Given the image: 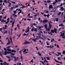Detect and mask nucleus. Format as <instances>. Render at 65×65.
<instances>
[{
	"mask_svg": "<svg viewBox=\"0 0 65 65\" xmlns=\"http://www.w3.org/2000/svg\"><path fill=\"white\" fill-rule=\"evenodd\" d=\"M37 29H41V26H38L37 27Z\"/></svg>",
	"mask_w": 65,
	"mask_h": 65,
	"instance_id": "nucleus-28",
	"label": "nucleus"
},
{
	"mask_svg": "<svg viewBox=\"0 0 65 65\" xmlns=\"http://www.w3.org/2000/svg\"><path fill=\"white\" fill-rule=\"evenodd\" d=\"M59 27H60L61 26H64V25H63V23H62L60 24L59 25Z\"/></svg>",
	"mask_w": 65,
	"mask_h": 65,
	"instance_id": "nucleus-12",
	"label": "nucleus"
},
{
	"mask_svg": "<svg viewBox=\"0 0 65 65\" xmlns=\"http://www.w3.org/2000/svg\"><path fill=\"white\" fill-rule=\"evenodd\" d=\"M9 1H10L9 0H8V1L7 2H8V3H9V4H11V3H10V2Z\"/></svg>",
	"mask_w": 65,
	"mask_h": 65,
	"instance_id": "nucleus-25",
	"label": "nucleus"
},
{
	"mask_svg": "<svg viewBox=\"0 0 65 65\" xmlns=\"http://www.w3.org/2000/svg\"><path fill=\"white\" fill-rule=\"evenodd\" d=\"M57 59L58 60H59V61H60L61 60V58H60V57H58L57 58Z\"/></svg>",
	"mask_w": 65,
	"mask_h": 65,
	"instance_id": "nucleus-32",
	"label": "nucleus"
},
{
	"mask_svg": "<svg viewBox=\"0 0 65 65\" xmlns=\"http://www.w3.org/2000/svg\"><path fill=\"white\" fill-rule=\"evenodd\" d=\"M14 22H15V20H14V21H12V27H13V25H14Z\"/></svg>",
	"mask_w": 65,
	"mask_h": 65,
	"instance_id": "nucleus-13",
	"label": "nucleus"
},
{
	"mask_svg": "<svg viewBox=\"0 0 65 65\" xmlns=\"http://www.w3.org/2000/svg\"><path fill=\"white\" fill-rule=\"evenodd\" d=\"M37 39H39L38 38H36L35 39H33L32 40L33 41H34L35 42H36V40H37Z\"/></svg>",
	"mask_w": 65,
	"mask_h": 65,
	"instance_id": "nucleus-8",
	"label": "nucleus"
},
{
	"mask_svg": "<svg viewBox=\"0 0 65 65\" xmlns=\"http://www.w3.org/2000/svg\"><path fill=\"white\" fill-rule=\"evenodd\" d=\"M57 47H58V48H59V45H57Z\"/></svg>",
	"mask_w": 65,
	"mask_h": 65,
	"instance_id": "nucleus-54",
	"label": "nucleus"
},
{
	"mask_svg": "<svg viewBox=\"0 0 65 65\" xmlns=\"http://www.w3.org/2000/svg\"><path fill=\"white\" fill-rule=\"evenodd\" d=\"M6 17H7V16H6V17H4L3 18V19H6Z\"/></svg>",
	"mask_w": 65,
	"mask_h": 65,
	"instance_id": "nucleus-55",
	"label": "nucleus"
},
{
	"mask_svg": "<svg viewBox=\"0 0 65 65\" xmlns=\"http://www.w3.org/2000/svg\"><path fill=\"white\" fill-rule=\"evenodd\" d=\"M1 10H2V8H1V7H0V11Z\"/></svg>",
	"mask_w": 65,
	"mask_h": 65,
	"instance_id": "nucleus-64",
	"label": "nucleus"
},
{
	"mask_svg": "<svg viewBox=\"0 0 65 65\" xmlns=\"http://www.w3.org/2000/svg\"><path fill=\"white\" fill-rule=\"evenodd\" d=\"M48 25H49V27L50 29H51V27H52V25L51 24V23L50 22L48 23Z\"/></svg>",
	"mask_w": 65,
	"mask_h": 65,
	"instance_id": "nucleus-5",
	"label": "nucleus"
},
{
	"mask_svg": "<svg viewBox=\"0 0 65 65\" xmlns=\"http://www.w3.org/2000/svg\"><path fill=\"white\" fill-rule=\"evenodd\" d=\"M7 33V30H6L5 31L4 33L3 34H5V33Z\"/></svg>",
	"mask_w": 65,
	"mask_h": 65,
	"instance_id": "nucleus-29",
	"label": "nucleus"
},
{
	"mask_svg": "<svg viewBox=\"0 0 65 65\" xmlns=\"http://www.w3.org/2000/svg\"><path fill=\"white\" fill-rule=\"evenodd\" d=\"M9 22V21H8L7 22H6L5 24H8V23Z\"/></svg>",
	"mask_w": 65,
	"mask_h": 65,
	"instance_id": "nucleus-43",
	"label": "nucleus"
},
{
	"mask_svg": "<svg viewBox=\"0 0 65 65\" xmlns=\"http://www.w3.org/2000/svg\"><path fill=\"white\" fill-rule=\"evenodd\" d=\"M34 31H36V32H37V29H35L34 30Z\"/></svg>",
	"mask_w": 65,
	"mask_h": 65,
	"instance_id": "nucleus-48",
	"label": "nucleus"
},
{
	"mask_svg": "<svg viewBox=\"0 0 65 65\" xmlns=\"http://www.w3.org/2000/svg\"><path fill=\"white\" fill-rule=\"evenodd\" d=\"M20 59H21V60H23V57H22V56L21 55V57H20Z\"/></svg>",
	"mask_w": 65,
	"mask_h": 65,
	"instance_id": "nucleus-38",
	"label": "nucleus"
},
{
	"mask_svg": "<svg viewBox=\"0 0 65 65\" xmlns=\"http://www.w3.org/2000/svg\"><path fill=\"white\" fill-rule=\"evenodd\" d=\"M25 5H26L27 6H30V5H29V4H28V3H26L25 4Z\"/></svg>",
	"mask_w": 65,
	"mask_h": 65,
	"instance_id": "nucleus-19",
	"label": "nucleus"
},
{
	"mask_svg": "<svg viewBox=\"0 0 65 65\" xmlns=\"http://www.w3.org/2000/svg\"><path fill=\"white\" fill-rule=\"evenodd\" d=\"M48 21V20H44L42 21V22L43 24H45L46 23H47Z\"/></svg>",
	"mask_w": 65,
	"mask_h": 65,
	"instance_id": "nucleus-4",
	"label": "nucleus"
},
{
	"mask_svg": "<svg viewBox=\"0 0 65 65\" xmlns=\"http://www.w3.org/2000/svg\"><path fill=\"white\" fill-rule=\"evenodd\" d=\"M27 20H28V21H31V20L30 19H27Z\"/></svg>",
	"mask_w": 65,
	"mask_h": 65,
	"instance_id": "nucleus-58",
	"label": "nucleus"
},
{
	"mask_svg": "<svg viewBox=\"0 0 65 65\" xmlns=\"http://www.w3.org/2000/svg\"><path fill=\"white\" fill-rule=\"evenodd\" d=\"M40 21V23H42V20H41Z\"/></svg>",
	"mask_w": 65,
	"mask_h": 65,
	"instance_id": "nucleus-60",
	"label": "nucleus"
},
{
	"mask_svg": "<svg viewBox=\"0 0 65 65\" xmlns=\"http://www.w3.org/2000/svg\"><path fill=\"white\" fill-rule=\"evenodd\" d=\"M51 2V1H47L46 3H50Z\"/></svg>",
	"mask_w": 65,
	"mask_h": 65,
	"instance_id": "nucleus-31",
	"label": "nucleus"
},
{
	"mask_svg": "<svg viewBox=\"0 0 65 65\" xmlns=\"http://www.w3.org/2000/svg\"><path fill=\"white\" fill-rule=\"evenodd\" d=\"M26 34L25 33H24L23 35V36H26Z\"/></svg>",
	"mask_w": 65,
	"mask_h": 65,
	"instance_id": "nucleus-51",
	"label": "nucleus"
},
{
	"mask_svg": "<svg viewBox=\"0 0 65 65\" xmlns=\"http://www.w3.org/2000/svg\"><path fill=\"white\" fill-rule=\"evenodd\" d=\"M34 29H31V31H34Z\"/></svg>",
	"mask_w": 65,
	"mask_h": 65,
	"instance_id": "nucleus-63",
	"label": "nucleus"
},
{
	"mask_svg": "<svg viewBox=\"0 0 65 65\" xmlns=\"http://www.w3.org/2000/svg\"><path fill=\"white\" fill-rule=\"evenodd\" d=\"M10 43V42H8V43H7L6 45H9Z\"/></svg>",
	"mask_w": 65,
	"mask_h": 65,
	"instance_id": "nucleus-15",
	"label": "nucleus"
},
{
	"mask_svg": "<svg viewBox=\"0 0 65 65\" xmlns=\"http://www.w3.org/2000/svg\"><path fill=\"white\" fill-rule=\"evenodd\" d=\"M17 28H18V29H20V27L19 26V24H17Z\"/></svg>",
	"mask_w": 65,
	"mask_h": 65,
	"instance_id": "nucleus-22",
	"label": "nucleus"
},
{
	"mask_svg": "<svg viewBox=\"0 0 65 65\" xmlns=\"http://www.w3.org/2000/svg\"><path fill=\"white\" fill-rule=\"evenodd\" d=\"M63 3H62L61 4V5H59V6H62V5H63Z\"/></svg>",
	"mask_w": 65,
	"mask_h": 65,
	"instance_id": "nucleus-45",
	"label": "nucleus"
},
{
	"mask_svg": "<svg viewBox=\"0 0 65 65\" xmlns=\"http://www.w3.org/2000/svg\"><path fill=\"white\" fill-rule=\"evenodd\" d=\"M6 64H7V65H9V63H7V62H4Z\"/></svg>",
	"mask_w": 65,
	"mask_h": 65,
	"instance_id": "nucleus-34",
	"label": "nucleus"
},
{
	"mask_svg": "<svg viewBox=\"0 0 65 65\" xmlns=\"http://www.w3.org/2000/svg\"><path fill=\"white\" fill-rule=\"evenodd\" d=\"M58 41H61V39H59V40H58Z\"/></svg>",
	"mask_w": 65,
	"mask_h": 65,
	"instance_id": "nucleus-57",
	"label": "nucleus"
},
{
	"mask_svg": "<svg viewBox=\"0 0 65 65\" xmlns=\"http://www.w3.org/2000/svg\"><path fill=\"white\" fill-rule=\"evenodd\" d=\"M62 53L63 54V55H65V50L63 51V52Z\"/></svg>",
	"mask_w": 65,
	"mask_h": 65,
	"instance_id": "nucleus-27",
	"label": "nucleus"
},
{
	"mask_svg": "<svg viewBox=\"0 0 65 65\" xmlns=\"http://www.w3.org/2000/svg\"><path fill=\"white\" fill-rule=\"evenodd\" d=\"M2 55H3V53H2V52H1L0 53V55L1 56V57H2Z\"/></svg>",
	"mask_w": 65,
	"mask_h": 65,
	"instance_id": "nucleus-18",
	"label": "nucleus"
},
{
	"mask_svg": "<svg viewBox=\"0 0 65 65\" xmlns=\"http://www.w3.org/2000/svg\"><path fill=\"white\" fill-rule=\"evenodd\" d=\"M8 32L9 34V35H11H11H12V31H11V32H10V31H9V30H8Z\"/></svg>",
	"mask_w": 65,
	"mask_h": 65,
	"instance_id": "nucleus-7",
	"label": "nucleus"
},
{
	"mask_svg": "<svg viewBox=\"0 0 65 65\" xmlns=\"http://www.w3.org/2000/svg\"><path fill=\"white\" fill-rule=\"evenodd\" d=\"M48 34H51V35H53V34L51 33V32H48Z\"/></svg>",
	"mask_w": 65,
	"mask_h": 65,
	"instance_id": "nucleus-36",
	"label": "nucleus"
},
{
	"mask_svg": "<svg viewBox=\"0 0 65 65\" xmlns=\"http://www.w3.org/2000/svg\"><path fill=\"white\" fill-rule=\"evenodd\" d=\"M51 32H52V33H54L55 32V31L54 30H52L51 31Z\"/></svg>",
	"mask_w": 65,
	"mask_h": 65,
	"instance_id": "nucleus-23",
	"label": "nucleus"
},
{
	"mask_svg": "<svg viewBox=\"0 0 65 65\" xmlns=\"http://www.w3.org/2000/svg\"><path fill=\"white\" fill-rule=\"evenodd\" d=\"M24 51H23V53H25V52L26 51V50L25 49H24Z\"/></svg>",
	"mask_w": 65,
	"mask_h": 65,
	"instance_id": "nucleus-33",
	"label": "nucleus"
},
{
	"mask_svg": "<svg viewBox=\"0 0 65 65\" xmlns=\"http://www.w3.org/2000/svg\"><path fill=\"white\" fill-rule=\"evenodd\" d=\"M4 50L5 51L4 52L5 53H3V54L4 55H7V54H11V52H8V51H7V50H6V49L5 48H4Z\"/></svg>",
	"mask_w": 65,
	"mask_h": 65,
	"instance_id": "nucleus-2",
	"label": "nucleus"
},
{
	"mask_svg": "<svg viewBox=\"0 0 65 65\" xmlns=\"http://www.w3.org/2000/svg\"><path fill=\"white\" fill-rule=\"evenodd\" d=\"M54 47V46H52L51 47V48H53V47Z\"/></svg>",
	"mask_w": 65,
	"mask_h": 65,
	"instance_id": "nucleus-53",
	"label": "nucleus"
},
{
	"mask_svg": "<svg viewBox=\"0 0 65 65\" xmlns=\"http://www.w3.org/2000/svg\"><path fill=\"white\" fill-rule=\"evenodd\" d=\"M44 63H45V62H46V63H47L48 62V61H46V59H45V60H44Z\"/></svg>",
	"mask_w": 65,
	"mask_h": 65,
	"instance_id": "nucleus-24",
	"label": "nucleus"
},
{
	"mask_svg": "<svg viewBox=\"0 0 65 65\" xmlns=\"http://www.w3.org/2000/svg\"><path fill=\"white\" fill-rule=\"evenodd\" d=\"M54 60H55V61H56V62H58V63H59V62L57 61V60H56L55 59Z\"/></svg>",
	"mask_w": 65,
	"mask_h": 65,
	"instance_id": "nucleus-49",
	"label": "nucleus"
},
{
	"mask_svg": "<svg viewBox=\"0 0 65 65\" xmlns=\"http://www.w3.org/2000/svg\"><path fill=\"white\" fill-rule=\"evenodd\" d=\"M11 2H12V3H13V4H16V3H15V2L11 1Z\"/></svg>",
	"mask_w": 65,
	"mask_h": 65,
	"instance_id": "nucleus-37",
	"label": "nucleus"
},
{
	"mask_svg": "<svg viewBox=\"0 0 65 65\" xmlns=\"http://www.w3.org/2000/svg\"><path fill=\"white\" fill-rule=\"evenodd\" d=\"M11 57L12 58H14L15 59H16V57H14V56L11 55Z\"/></svg>",
	"mask_w": 65,
	"mask_h": 65,
	"instance_id": "nucleus-26",
	"label": "nucleus"
},
{
	"mask_svg": "<svg viewBox=\"0 0 65 65\" xmlns=\"http://www.w3.org/2000/svg\"><path fill=\"white\" fill-rule=\"evenodd\" d=\"M46 59L48 60H50V59L48 57H47Z\"/></svg>",
	"mask_w": 65,
	"mask_h": 65,
	"instance_id": "nucleus-40",
	"label": "nucleus"
},
{
	"mask_svg": "<svg viewBox=\"0 0 65 65\" xmlns=\"http://www.w3.org/2000/svg\"><path fill=\"white\" fill-rule=\"evenodd\" d=\"M7 29V27H4L3 28V30H4L5 29Z\"/></svg>",
	"mask_w": 65,
	"mask_h": 65,
	"instance_id": "nucleus-44",
	"label": "nucleus"
},
{
	"mask_svg": "<svg viewBox=\"0 0 65 65\" xmlns=\"http://www.w3.org/2000/svg\"><path fill=\"white\" fill-rule=\"evenodd\" d=\"M3 65H6V64L5 62H4L3 63Z\"/></svg>",
	"mask_w": 65,
	"mask_h": 65,
	"instance_id": "nucleus-62",
	"label": "nucleus"
},
{
	"mask_svg": "<svg viewBox=\"0 0 65 65\" xmlns=\"http://www.w3.org/2000/svg\"><path fill=\"white\" fill-rule=\"evenodd\" d=\"M19 7V6L18 5H16V6L14 7V8H17V7Z\"/></svg>",
	"mask_w": 65,
	"mask_h": 65,
	"instance_id": "nucleus-16",
	"label": "nucleus"
},
{
	"mask_svg": "<svg viewBox=\"0 0 65 65\" xmlns=\"http://www.w3.org/2000/svg\"><path fill=\"white\" fill-rule=\"evenodd\" d=\"M6 57H7V58H8V59H11V58H10V57H9L8 56H6Z\"/></svg>",
	"mask_w": 65,
	"mask_h": 65,
	"instance_id": "nucleus-39",
	"label": "nucleus"
},
{
	"mask_svg": "<svg viewBox=\"0 0 65 65\" xmlns=\"http://www.w3.org/2000/svg\"><path fill=\"white\" fill-rule=\"evenodd\" d=\"M61 12H59V13H58V15H60L61 14Z\"/></svg>",
	"mask_w": 65,
	"mask_h": 65,
	"instance_id": "nucleus-50",
	"label": "nucleus"
},
{
	"mask_svg": "<svg viewBox=\"0 0 65 65\" xmlns=\"http://www.w3.org/2000/svg\"><path fill=\"white\" fill-rule=\"evenodd\" d=\"M43 15L44 17H47L48 18V17L49 16H50V14H48L47 15L46 14H44Z\"/></svg>",
	"mask_w": 65,
	"mask_h": 65,
	"instance_id": "nucleus-10",
	"label": "nucleus"
},
{
	"mask_svg": "<svg viewBox=\"0 0 65 65\" xmlns=\"http://www.w3.org/2000/svg\"><path fill=\"white\" fill-rule=\"evenodd\" d=\"M10 39L11 41V43H12V44H13V43H12V39H11V37H10Z\"/></svg>",
	"mask_w": 65,
	"mask_h": 65,
	"instance_id": "nucleus-14",
	"label": "nucleus"
},
{
	"mask_svg": "<svg viewBox=\"0 0 65 65\" xmlns=\"http://www.w3.org/2000/svg\"><path fill=\"white\" fill-rule=\"evenodd\" d=\"M14 14H15V13H16V11H14Z\"/></svg>",
	"mask_w": 65,
	"mask_h": 65,
	"instance_id": "nucleus-61",
	"label": "nucleus"
},
{
	"mask_svg": "<svg viewBox=\"0 0 65 65\" xmlns=\"http://www.w3.org/2000/svg\"><path fill=\"white\" fill-rule=\"evenodd\" d=\"M11 47V46H9L7 47L8 48L7 50V51H8V52H9V53H10L11 51V52H12V53H16V51H15V50H11V49L9 48Z\"/></svg>",
	"mask_w": 65,
	"mask_h": 65,
	"instance_id": "nucleus-1",
	"label": "nucleus"
},
{
	"mask_svg": "<svg viewBox=\"0 0 65 65\" xmlns=\"http://www.w3.org/2000/svg\"><path fill=\"white\" fill-rule=\"evenodd\" d=\"M31 43L30 42H29L28 41H26L25 42H24L23 43V44H27H27H29V43Z\"/></svg>",
	"mask_w": 65,
	"mask_h": 65,
	"instance_id": "nucleus-6",
	"label": "nucleus"
},
{
	"mask_svg": "<svg viewBox=\"0 0 65 65\" xmlns=\"http://www.w3.org/2000/svg\"><path fill=\"white\" fill-rule=\"evenodd\" d=\"M52 10L54 12H55L56 11V9L55 8H53L52 9Z\"/></svg>",
	"mask_w": 65,
	"mask_h": 65,
	"instance_id": "nucleus-17",
	"label": "nucleus"
},
{
	"mask_svg": "<svg viewBox=\"0 0 65 65\" xmlns=\"http://www.w3.org/2000/svg\"><path fill=\"white\" fill-rule=\"evenodd\" d=\"M58 54H59V55H61L60 53L58 52Z\"/></svg>",
	"mask_w": 65,
	"mask_h": 65,
	"instance_id": "nucleus-52",
	"label": "nucleus"
},
{
	"mask_svg": "<svg viewBox=\"0 0 65 65\" xmlns=\"http://www.w3.org/2000/svg\"><path fill=\"white\" fill-rule=\"evenodd\" d=\"M10 53L11 56V55H12V56H14V55H15V54H14L13 53Z\"/></svg>",
	"mask_w": 65,
	"mask_h": 65,
	"instance_id": "nucleus-20",
	"label": "nucleus"
},
{
	"mask_svg": "<svg viewBox=\"0 0 65 65\" xmlns=\"http://www.w3.org/2000/svg\"><path fill=\"white\" fill-rule=\"evenodd\" d=\"M39 38L40 39H43V40H44V39L42 38L41 37H40Z\"/></svg>",
	"mask_w": 65,
	"mask_h": 65,
	"instance_id": "nucleus-35",
	"label": "nucleus"
},
{
	"mask_svg": "<svg viewBox=\"0 0 65 65\" xmlns=\"http://www.w3.org/2000/svg\"><path fill=\"white\" fill-rule=\"evenodd\" d=\"M22 12V11H20V12H19L18 14H20V13H21Z\"/></svg>",
	"mask_w": 65,
	"mask_h": 65,
	"instance_id": "nucleus-42",
	"label": "nucleus"
},
{
	"mask_svg": "<svg viewBox=\"0 0 65 65\" xmlns=\"http://www.w3.org/2000/svg\"><path fill=\"white\" fill-rule=\"evenodd\" d=\"M54 30L55 33L56 34V33H57V29H55L54 28Z\"/></svg>",
	"mask_w": 65,
	"mask_h": 65,
	"instance_id": "nucleus-30",
	"label": "nucleus"
},
{
	"mask_svg": "<svg viewBox=\"0 0 65 65\" xmlns=\"http://www.w3.org/2000/svg\"><path fill=\"white\" fill-rule=\"evenodd\" d=\"M44 27L45 28H46V30L47 31H48V32H50V28H48V29L47 28V25H45Z\"/></svg>",
	"mask_w": 65,
	"mask_h": 65,
	"instance_id": "nucleus-3",
	"label": "nucleus"
},
{
	"mask_svg": "<svg viewBox=\"0 0 65 65\" xmlns=\"http://www.w3.org/2000/svg\"><path fill=\"white\" fill-rule=\"evenodd\" d=\"M1 18L2 19V16H0V21H2V20H1Z\"/></svg>",
	"mask_w": 65,
	"mask_h": 65,
	"instance_id": "nucleus-21",
	"label": "nucleus"
},
{
	"mask_svg": "<svg viewBox=\"0 0 65 65\" xmlns=\"http://www.w3.org/2000/svg\"><path fill=\"white\" fill-rule=\"evenodd\" d=\"M17 60H18L17 59H15L14 61H15V62H16L17 61Z\"/></svg>",
	"mask_w": 65,
	"mask_h": 65,
	"instance_id": "nucleus-47",
	"label": "nucleus"
},
{
	"mask_svg": "<svg viewBox=\"0 0 65 65\" xmlns=\"http://www.w3.org/2000/svg\"><path fill=\"white\" fill-rule=\"evenodd\" d=\"M13 8H14V7H12L11 8H10L11 10H12V9H13Z\"/></svg>",
	"mask_w": 65,
	"mask_h": 65,
	"instance_id": "nucleus-46",
	"label": "nucleus"
},
{
	"mask_svg": "<svg viewBox=\"0 0 65 65\" xmlns=\"http://www.w3.org/2000/svg\"><path fill=\"white\" fill-rule=\"evenodd\" d=\"M56 22H58V18H56Z\"/></svg>",
	"mask_w": 65,
	"mask_h": 65,
	"instance_id": "nucleus-41",
	"label": "nucleus"
},
{
	"mask_svg": "<svg viewBox=\"0 0 65 65\" xmlns=\"http://www.w3.org/2000/svg\"><path fill=\"white\" fill-rule=\"evenodd\" d=\"M46 43L47 44V45H49V44H48V43L47 42H46Z\"/></svg>",
	"mask_w": 65,
	"mask_h": 65,
	"instance_id": "nucleus-59",
	"label": "nucleus"
},
{
	"mask_svg": "<svg viewBox=\"0 0 65 65\" xmlns=\"http://www.w3.org/2000/svg\"><path fill=\"white\" fill-rule=\"evenodd\" d=\"M49 9H51L52 8H53V6H52V5H50L49 7Z\"/></svg>",
	"mask_w": 65,
	"mask_h": 65,
	"instance_id": "nucleus-9",
	"label": "nucleus"
},
{
	"mask_svg": "<svg viewBox=\"0 0 65 65\" xmlns=\"http://www.w3.org/2000/svg\"><path fill=\"white\" fill-rule=\"evenodd\" d=\"M46 13H48V11L46 10Z\"/></svg>",
	"mask_w": 65,
	"mask_h": 65,
	"instance_id": "nucleus-56",
	"label": "nucleus"
},
{
	"mask_svg": "<svg viewBox=\"0 0 65 65\" xmlns=\"http://www.w3.org/2000/svg\"><path fill=\"white\" fill-rule=\"evenodd\" d=\"M29 27H27V29H26V33H27V32H29Z\"/></svg>",
	"mask_w": 65,
	"mask_h": 65,
	"instance_id": "nucleus-11",
	"label": "nucleus"
}]
</instances>
